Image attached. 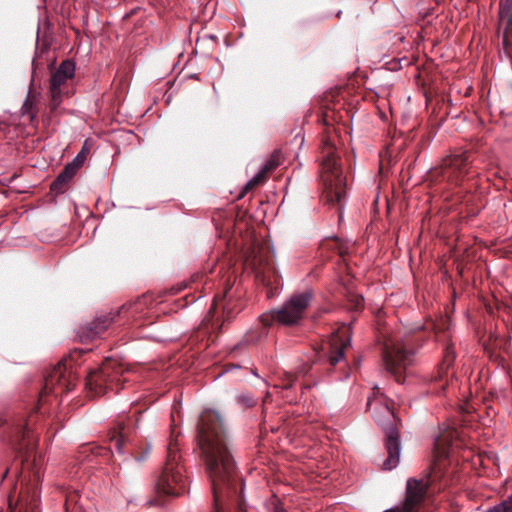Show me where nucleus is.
Instances as JSON below:
<instances>
[{
	"label": "nucleus",
	"instance_id": "412c9836",
	"mask_svg": "<svg viewBox=\"0 0 512 512\" xmlns=\"http://www.w3.org/2000/svg\"><path fill=\"white\" fill-rule=\"evenodd\" d=\"M437 469L438 470H441V467H439V464L438 463H434L433 467H432V471L430 473V476L429 477H422L421 479H424L428 482V486L430 485L431 481L435 478L438 477L437 475Z\"/></svg>",
	"mask_w": 512,
	"mask_h": 512
},
{
	"label": "nucleus",
	"instance_id": "4468645a",
	"mask_svg": "<svg viewBox=\"0 0 512 512\" xmlns=\"http://www.w3.org/2000/svg\"><path fill=\"white\" fill-rule=\"evenodd\" d=\"M127 439L124 434V426L119 425L118 429H114L110 432V445L111 451L115 450L118 454H124V448L127 445Z\"/></svg>",
	"mask_w": 512,
	"mask_h": 512
},
{
	"label": "nucleus",
	"instance_id": "9b49d317",
	"mask_svg": "<svg viewBox=\"0 0 512 512\" xmlns=\"http://www.w3.org/2000/svg\"><path fill=\"white\" fill-rule=\"evenodd\" d=\"M351 344V337L347 328L334 332L328 341L329 363L335 366L344 356L345 350Z\"/></svg>",
	"mask_w": 512,
	"mask_h": 512
},
{
	"label": "nucleus",
	"instance_id": "f257e3e1",
	"mask_svg": "<svg viewBox=\"0 0 512 512\" xmlns=\"http://www.w3.org/2000/svg\"><path fill=\"white\" fill-rule=\"evenodd\" d=\"M198 442L212 483V512H246L237 491L236 467L226 445L223 419L217 411L207 409L201 413Z\"/></svg>",
	"mask_w": 512,
	"mask_h": 512
},
{
	"label": "nucleus",
	"instance_id": "393cba45",
	"mask_svg": "<svg viewBox=\"0 0 512 512\" xmlns=\"http://www.w3.org/2000/svg\"><path fill=\"white\" fill-rule=\"evenodd\" d=\"M362 300H363V299H362V297H358V298H357V301H356V307H359V306L361 305Z\"/></svg>",
	"mask_w": 512,
	"mask_h": 512
},
{
	"label": "nucleus",
	"instance_id": "7ed1b4c3",
	"mask_svg": "<svg viewBox=\"0 0 512 512\" xmlns=\"http://www.w3.org/2000/svg\"><path fill=\"white\" fill-rule=\"evenodd\" d=\"M324 157L321 162V181L323 198L331 206H336L341 216L343 202L346 197V179L338 165L334 147L328 143L324 146Z\"/></svg>",
	"mask_w": 512,
	"mask_h": 512
},
{
	"label": "nucleus",
	"instance_id": "a878e982",
	"mask_svg": "<svg viewBox=\"0 0 512 512\" xmlns=\"http://www.w3.org/2000/svg\"><path fill=\"white\" fill-rule=\"evenodd\" d=\"M345 253H346V248L344 249V248L340 247V248H339V254H340L341 256H343Z\"/></svg>",
	"mask_w": 512,
	"mask_h": 512
},
{
	"label": "nucleus",
	"instance_id": "aec40b11",
	"mask_svg": "<svg viewBox=\"0 0 512 512\" xmlns=\"http://www.w3.org/2000/svg\"><path fill=\"white\" fill-rule=\"evenodd\" d=\"M486 512H512V510L503 501L494 507L488 509Z\"/></svg>",
	"mask_w": 512,
	"mask_h": 512
},
{
	"label": "nucleus",
	"instance_id": "ddd939ff",
	"mask_svg": "<svg viewBox=\"0 0 512 512\" xmlns=\"http://www.w3.org/2000/svg\"><path fill=\"white\" fill-rule=\"evenodd\" d=\"M454 362V355L448 352L439 366L438 375L434 378V383L436 385L435 392L440 394L442 393L446 386L449 383V369Z\"/></svg>",
	"mask_w": 512,
	"mask_h": 512
},
{
	"label": "nucleus",
	"instance_id": "f03ea898",
	"mask_svg": "<svg viewBox=\"0 0 512 512\" xmlns=\"http://www.w3.org/2000/svg\"><path fill=\"white\" fill-rule=\"evenodd\" d=\"M392 404V400L388 399L378 386L373 388L372 395L367 401V408L371 411L372 417L385 429L388 457L383 465L387 470L395 468L400 458L399 433L396 428L397 420Z\"/></svg>",
	"mask_w": 512,
	"mask_h": 512
},
{
	"label": "nucleus",
	"instance_id": "a211bd4d",
	"mask_svg": "<svg viewBox=\"0 0 512 512\" xmlns=\"http://www.w3.org/2000/svg\"><path fill=\"white\" fill-rule=\"evenodd\" d=\"M447 438L448 437L446 436L438 437L435 441V454L437 462L448 456L449 442Z\"/></svg>",
	"mask_w": 512,
	"mask_h": 512
},
{
	"label": "nucleus",
	"instance_id": "dca6fc26",
	"mask_svg": "<svg viewBox=\"0 0 512 512\" xmlns=\"http://www.w3.org/2000/svg\"><path fill=\"white\" fill-rule=\"evenodd\" d=\"M284 161L283 154L280 150H275L270 155L268 160L264 163L263 168L269 174L274 171L278 166H280Z\"/></svg>",
	"mask_w": 512,
	"mask_h": 512
},
{
	"label": "nucleus",
	"instance_id": "5701e85b",
	"mask_svg": "<svg viewBox=\"0 0 512 512\" xmlns=\"http://www.w3.org/2000/svg\"><path fill=\"white\" fill-rule=\"evenodd\" d=\"M503 44H504V48H505L506 53L509 54L510 51L508 49V37H507V33L506 32L504 34Z\"/></svg>",
	"mask_w": 512,
	"mask_h": 512
},
{
	"label": "nucleus",
	"instance_id": "f8f14e48",
	"mask_svg": "<svg viewBox=\"0 0 512 512\" xmlns=\"http://www.w3.org/2000/svg\"><path fill=\"white\" fill-rule=\"evenodd\" d=\"M114 317L109 315L101 316L95 321L80 327L79 337L82 341L94 339L101 335L113 322Z\"/></svg>",
	"mask_w": 512,
	"mask_h": 512
},
{
	"label": "nucleus",
	"instance_id": "1a4fd4ad",
	"mask_svg": "<svg viewBox=\"0 0 512 512\" xmlns=\"http://www.w3.org/2000/svg\"><path fill=\"white\" fill-rule=\"evenodd\" d=\"M75 73V65L73 62L66 60L63 61L58 69L52 73L50 78V112L55 113L60 107L67 81L72 79Z\"/></svg>",
	"mask_w": 512,
	"mask_h": 512
},
{
	"label": "nucleus",
	"instance_id": "f3484780",
	"mask_svg": "<svg viewBox=\"0 0 512 512\" xmlns=\"http://www.w3.org/2000/svg\"><path fill=\"white\" fill-rule=\"evenodd\" d=\"M499 18L512 25V0H501L499 4Z\"/></svg>",
	"mask_w": 512,
	"mask_h": 512
},
{
	"label": "nucleus",
	"instance_id": "4be33fe9",
	"mask_svg": "<svg viewBox=\"0 0 512 512\" xmlns=\"http://www.w3.org/2000/svg\"><path fill=\"white\" fill-rule=\"evenodd\" d=\"M270 506H271L272 512H285L280 501L276 497H273L271 499Z\"/></svg>",
	"mask_w": 512,
	"mask_h": 512
},
{
	"label": "nucleus",
	"instance_id": "39448f33",
	"mask_svg": "<svg viewBox=\"0 0 512 512\" xmlns=\"http://www.w3.org/2000/svg\"><path fill=\"white\" fill-rule=\"evenodd\" d=\"M180 458L177 443L171 440L168 445L165 465L156 484L159 493L178 496L184 492L186 483L180 465Z\"/></svg>",
	"mask_w": 512,
	"mask_h": 512
},
{
	"label": "nucleus",
	"instance_id": "423d86ee",
	"mask_svg": "<svg viewBox=\"0 0 512 512\" xmlns=\"http://www.w3.org/2000/svg\"><path fill=\"white\" fill-rule=\"evenodd\" d=\"M311 299L312 293L310 291L295 294L281 308L270 314L262 315L261 321L264 325H270L273 321L283 325L297 324L304 317Z\"/></svg>",
	"mask_w": 512,
	"mask_h": 512
},
{
	"label": "nucleus",
	"instance_id": "9d476101",
	"mask_svg": "<svg viewBox=\"0 0 512 512\" xmlns=\"http://www.w3.org/2000/svg\"><path fill=\"white\" fill-rule=\"evenodd\" d=\"M468 164V156L465 152L451 155L443 160L440 174L444 180L458 184L467 174Z\"/></svg>",
	"mask_w": 512,
	"mask_h": 512
},
{
	"label": "nucleus",
	"instance_id": "2eb2a0df",
	"mask_svg": "<svg viewBox=\"0 0 512 512\" xmlns=\"http://www.w3.org/2000/svg\"><path fill=\"white\" fill-rule=\"evenodd\" d=\"M75 172L76 171L74 166H66L65 169L58 175L56 180L51 184V190L57 193L63 192L67 183L74 177Z\"/></svg>",
	"mask_w": 512,
	"mask_h": 512
},
{
	"label": "nucleus",
	"instance_id": "6ab92c4d",
	"mask_svg": "<svg viewBox=\"0 0 512 512\" xmlns=\"http://www.w3.org/2000/svg\"><path fill=\"white\" fill-rule=\"evenodd\" d=\"M269 173L267 171H265V169L262 167L260 169V171L258 173H256L248 182L247 184L245 185V190H251L253 189L254 187H256L257 185L263 183L267 177H268Z\"/></svg>",
	"mask_w": 512,
	"mask_h": 512
},
{
	"label": "nucleus",
	"instance_id": "b1692460",
	"mask_svg": "<svg viewBox=\"0 0 512 512\" xmlns=\"http://www.w3.org/2000/svg\"><path fill=\"white\" fill-rule=\"evenodd\" d=\"M503 502L512 510V494Z\"/></svg>",
	"mask_w": 512,
	"mask_h": 512
},
{
	"label": "nucleus",
	"instance_id": "6e6552de",
	"mask_svg": "<svg viewBox=\"0 0 512 512\" xmlns=\"http://www.w3.org/2000/svg\"><path fill=\"white\" fill-rule=\"evenodd\" d=\"M75 386V381L72 378L71 372L67 369V360L60 361L45 377L44 387L40 393V402L45 401V398L50 394L55 397L67 393Z\"/></svg>",
	"mask_w": 512,
	"mask_h": 512
},
{
	"label": "nucleus",
	"instance_id": "0eeeda50",
	"mask_svg": "<svg viewBox=\"0 0 512 512\" xmlns=\"http://www.w3.org/2000/svg\"><path fill=\"white\" fill-rule=\"evenodd\" d=\"M413 352L407 348V343L398 337L388 339L384 344L383 361L388 372L401 382V373L411 365Z\"/></svg>",
	"mask_w": 512,
	"mask_h": 512
},
{
	"label": "nucleus",
	"instance_id": "20e7f679",
	"mask_svg": "<svg viewBox=\"0 0 512 512\" xmlns=\"http://www.w3.org/2000/svg\"><path fill=\"white\" fill-rule=\"evenodd\" d=\"M129 372L126 365L112 358H107L99 369L90 372L86 378V389L91 397L104 395L107 390L119 386L127 379L125 374Z\"/></svg>",
	"mask_w": 512,
	"mask_h": 512
}]
</instances>
